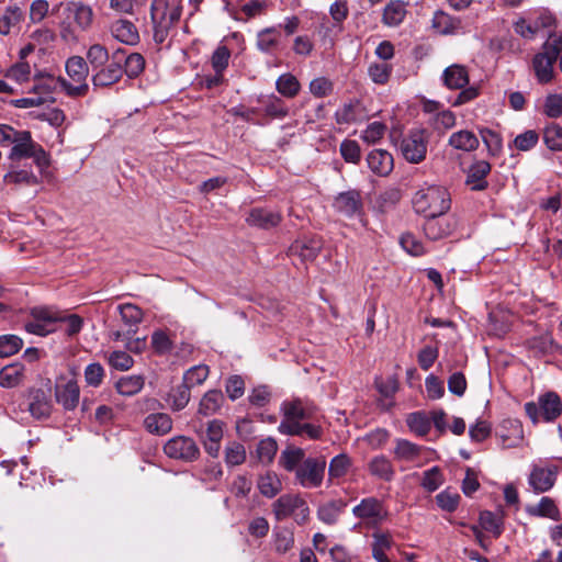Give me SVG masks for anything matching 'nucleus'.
<instances>
[{"instance_id":"nucleus-1","label":"nucleus","mask_w":562,"mask_h":562,"mask_svg":"<svg viewBox=\"0 0 562 562\" xmlns=\"http://www.w3.org/2000/svg\"><path fill=\"white\" fill-rule=\"evenodd\" d=\"M562 53V34L551 32L540 50L533 55L530 69L539 85L551 83L555 78L554 65Z\"/></svg>"},{"instance_id":"nucleus-2","label":"nucleus","mask_w":562,"mask_h":562,"mask_svg":"<svg viewBox=\"0 0 562 562\" xmlns=\"http://www.w3.org/2000/svg\"><path fill=\"white\" fill-rule=\"evenodd\" d=\"M414 211L423 215H445L451 207V199L443 187L431 184L417 190L412 198Z\"/></svg>"},{"instance_id":"nucleus-3","label":"nucleus","mask_w":562,"mask_h":562,"mask_svg":"<svg viewBox=\"0 0 562 562\" xmlns=\"http://www.w3.org/2000/svg\"><path fill=\"white\" fill-rule=\"evenodd\" d=\"M182 14L180 4L169 5L168 0H153L150 4V20L153 24V38L156 44H162L172 27L176 26Z\"/></svg>"},{"instance_id":"nucleus-4","label":"nucleus","mask_w":562,"mask_h":562,"mask_svg":"<svg viewBox=\"0 0 562 562\" xmlns=\"http://www.w3.org/2000/svg\"><path fill=\"white\" fill-rule=\"evenodd\" d=\"M8 158L11 161L32 158L34 164L41 168L49 166V157L42 145L34 142L30 131H21L16 140L13 143Z\"/></svg>"},{"instance_id":"nucleus-5","label":"nucleus","mask_w":562,"mask_h":562,"mask_svg":"<svg viewBox=\"0 0 562 562\" xmlns=\"http://www.w3.org/2000/svg\"><path fill=\"white\" fill-rule=\"evenodd\" d=\"M66 71L69 78L78 85H71L65 78L60 77L59 82L63 90L71 98L85 97L89 91L87 83L89 66L86 59L81 56L68 58L66 61Z\"/></svg>"},{"instance_id":"nucleus-6","label":"nucleus","mask_w":562,"mask_h":562,"mask_svg":"<svg viewBox=\"0 0 562 562\" xmlns=\"http://www.w3.org/2000/svg\"><path fill=\"white\" fill-rule=\"evenodd\" d=\"M525 412L533 424L540 419L547 423L554 422L562 414V401L555 392H547L538 397V402L525 404Z\"/></svg>"},{"instance_id":"nucleus-7","label":"nucleus","mask_w":562,"mask_h":562,"mask_svg":"<svg viewBox=\"0 0 562 562\" xmlns=\"http://www.w3.org/2000/svg\"><path fill=\"white\" fill-rule=\"evenodd\" d=\"M281 411L283 417L279 424V431L285 432V427L290 425H299L306 420H312L317 417L318 407L307 400L293 398L282 403Z\"/></svg>"},{"instance_id":"nucleus-8","label":"nucleus","mask_w":562,"mask_h":562,"mask_svg":"<svg viewBox=\"0 0 562 562\" xmlns=\"http://www.w3.org/2000/svg\"><path fill=\"white\" fill-rule=\"evenodd\" d=\"M272 513L278 521L291 516L299 525L304 524L310 515L306 502L296 494H283L272 504Z\"/></svg>"},{"instance_id":"nucleus-9","label":"nucleus","mask_w":562,"mask_h":562,"mask_svg":"<svg viewBox=\"0 0 562 562\" xmlns=\"http://www.w3.org/2000/svg\"><path fill=\"white\" fill-rule=\"evenodd\" d=\"M325 471V457H308L294 473L295 482L303 488H317L323 484Z\"/></svg>"},{"instance_id":"nucleus-10","label":"nucleus","mask_w":562,"mask_h":562,"mask_svg":"<svg viewBox=\"0 0 562 562\" xmlns=\"http://www.w3.org/2000/svg\"><path fill=\"white\" fill-rule=\"evenodd\" d=\"M428 133L423 128H414L406 134L400 145L405 160L411 164H419L426 158L428 147Z\"/></svg>"},{"instance_id":"nucleus-11","label":"nucleus","mask_w":562,"mask_h":562,"mask_svg":"<svg viewBox=\"0 0 562 562\" xmlns=\"http://www.w3.org/2000/svg\"><path fill=\"white\" fill-rule=\"evenodd\" d=\"M165 454L175 460L193 462L200 457V448L196 442L187 436H176L164 446Z\"/></svg>"},{"instance_id":"nucleus-12","label":"nucleus","mask_w":562,"mask_h":562,"mask_svg":"<svg viewBox=\"0 0 562 562\" xmlns=\"http://www.w3.org/2000/svg\"><path fill=\"white\" fill-rule=\"evenodd\" d=\"M123 76L122 48L114 50L111 59L99 67L92 76L94 87H110L121 80Z\"/></svg>"},{"instance_id":"nucleus-13","label":"nucleus","mask_w":562,"mask_h":562,"mask_svg":"<svg viewBox=\"0 0 562 562\" xmlns=\"http://www.w3.org/2000/svg\"><path fill=\"white\" fill-rule=\"evenodd\" d=\"M32 319L24 324V328L27 333L46 336L55 330L54 325L58 321V312L49 307H34L31 311Z\"/></svg>"},{"instance_id":"nucleus-14","label":"nucleus","mask_w":562,"mask_h":562,"mask_svg":"<svg viewBox=\"0 0 562 562\" xmlns=\"http://www.w3.org/2000/svg\"><path fill=\"white\" fill-rule=\"evenodd\" d=\"M423 225L426 237L430 240H438L450 236L457 228V220L453 216L435 215L425 217Z\"/></svg>"},{"instance_id":"nucleus-15","label":"nucleus","mask_w":562,"mask_h":562,"mask_svg":"<svg viewBox=\"0 0 562 562\" xmlns=\"http://www.w3.org/2000/svg\"><path fill=\"white\" fill-rule=\"evenodd\" d=\"M80 389L76 380L59 378L55 384V398L66 411H74L79 403Z\"/></svg>"},{"instance_id":"nucleus-16","label":"nucleus","mask_w":562,"mask_h":562,"mask_svg":"<svg viewBox=\"0 0 562 562\" xmlns=\"http://www.w3.org/2000/svg\"><path fill=\"white\" fill-rule=\"evenodd\" d=\"M27 411L36 419L49 417L53 408L50 390L31 389L26 395Z\"/></svg>"},{"instance_id":"nucleus-17","label":"nucleus","mask_w":562,"mask_h":562,"mask_svg":"<svg viewBox=\"0 0 562 562\" xmlns=\"http://www.w3.org/2000/svg\"><path fill=\"white\" fill-rule=\"evenodd\" d=\"M355 517L378 525L384 520L386 512L383 503L376 497H366L352 508Z\"/></svg>"},{"instance_id":"nucleus-18","label":"nucleus","mask_w":562,"mask_h":562,"mask_svg":"<svg viewBox=\"0 0 562 562\" xmlns=\"http://www.w3.org/2000/svg\"><path fill=\"white\" fill-rule=\"evenodd\" d=\"M68 19H72L77 29L86 32L91 29L94 20L93 9L81 1H69L65 5Z\"/></svg>"},{"instance_id":"nucleus-19","label":"nucleus","mask_w":562,"mask_h":562,"mask_svg":"<svg viewBox=\"0 0 562 562\" xmlns=\"http://www.w3.org/2000/svg\"><path fill=\"white\" fill-rule=\"evenodd\" d=\"M333 205L339 214L346 217H353L362 212V199L356 190L339 193Z\"/></svg>"},{"instance_id":"nucleus-20","label":"nucleus","mask_w":562,"mask_h":562,"mask_svg":"<svg viewBox=\"0 0 562 562\" xmlns=\"http://www.w3.org/2000/svg\"><path fill=\"white\" fill-rule=\"evenodd\" d=\"M558 467H535L529 475V484L536 493L551 490L555 483Z\"/></svg>"},{"instance_id":"nucleus-21","label":"nucleus","mask_w":562,"mask_h":562,"mask_svg":"<svg viewBox=\"0 0 562 562\" xmlns=\"http://www.w3.org/2000/svg\"><path fill=\"white\" fill-rule=\"evenodd\" d=\"M282 221V215L278 211L266 207H254L246 217V223L262 229L277 227Z\"/></svg>"},{"instance_id":"nucleus-22","label":"nucleus","mask_w":562,"mask_h":562,"mask_svg":"<svg viewBox=\"0 0 562 562\" xmlns=\"http://www.w3.org/2000/svg\"><path fill=\"white\" fill-rule=\"evenodd\" d=\"M491 164L486 160L473 161L467 172L465 183L473 191H482L488 187L486 177L491 172Z\"/></svg>"},{"instance_id":"nucleus-23","label":"nucleus","mask_w":562,"mask_h":562,"mask_svg":"<svg viewBox=\"0 0 562 562\" xmlns=\"http://www.w3.org/2000/svg\"><path fill=\"white\" fill-rule=\"evenodd\" d=\"M425 448L411 442L406 439H396L394 447V458L397 461L412 462L416 467H422V456L425 452Z\"/></svg>"},{"instance_id":"nucleus-24","label":"nucleus","mask_w":562,"mask_h":562,"mask_svg":"<svg viewBox=\"0 0 562 562\" xmlns=\"http://www.w3.org/2000/svg\"><path fill=\"white\" fill-rule=\"evenodd\" d=\"M369 169L380 176L385 177L391 173L394 168L392 155L384 149H373L367 156Z\"/></svg>"},{"instance_id":"nucleus-25","label":"nucleus","mask_w":562,"mask_h":562,"mask_svg":"<svg viewBox=\"0 0 562 562\" xmlns=\"http://www.w3.org/2000/svg\"><path fill=\"white\" fill-rule=\"evenodd\" d=\"M59 80L60 77L40 71L34 76V85L31 92L38 97H46V102H54L55 99L52 94L56 91L57 87L60 86Z\"/></svg>"},{"instance_id":"nucleus-26","label":"nucleus","mask_w":562,"mask_h":562,"mask_svg":"<svg viewBox=\"0 0 562 562\" xmlns=\"http://www.w3.org/2000/svg\"><path fill=\"white\" fill-rule=\"evenodd\" d=\"M123 325L126 327V334L134 336L139 324L143 322L144 312L140 307L132 303H124L117 306Z\"/></svg>"},{"instance_id":"nucleus-27","label":"nucleus","mask_w":562,"mask_h":562,"mask_svg":"<svg viewBox=\"0 0 562 562\" xmlns=\"http://www.w3.org/2000/svg\"><path fill=\"white\" fill-rule=\"evenodd\" d=\"M469 81V71L463 65H450L442 72V82L450 90L463 89Z\"/></svg>"},{"instance_id":"nucleus-28","label":"nucleus","mask_w":562,"mask_h":562,"mask_svg":"<svg viewBox=\"0 0 562 562\" xmlns=\"http://www.w3.org/2000/svg\"><path fill=\"white\" fill-rule=\"evenodd\" d=\"M431 26L442 35H453L462 30V20L438 10L434 13Z\"/></svg>"},{"instance_id":"nucleus-29","label":"nucleus","mask_w":562,"mask_h":562,"mask_svg":"<svg viewBox=\"0 0 562 562\" xmlns=\"http://www.w3.org/2000/svg\"><path fill=\"white\" fill-rule=\"evenodd\" d=\"M110 31L114 38L126 45H136L139 42L137 27L128 20L120 19L113 22Z\"/></svg>"},{"instance_id":"nucleus-30","label":"nucleus","mask_w":562,"mask_h":562,"mask_svg":"<svg viewBox=\"0 0 562 562\" xmlns=\"http://www.w3.org/2000/svg\"><path fill=\"white\" fill-rule=\"evenodd\" d=\"M527 345L528 348L538 356L562 352V346L553 339L550 333H544L528 339Z\"/></svg>"},{"instance_id":"nucleus-31","label":"nucleus","mask_w":562,"mask_h":562,"mask_svg":"<svg viewBox=\"0 0 562 562\" xmlns=\"http://www.w3.org/2000/svg\"><path fill=\"white\" fill-rule=\"evenodd\" d=\"M364 117V108L359 100L345 103L335 113V120L338 124L357 123Z\"/></svg>"},{"instance_id":"nucleus-32","label":"nucleus","mask_w":562,"mask_h":562,"mask_svg":"<svg viewBox=\"0 0 562 562\" xmlns=\"http://www.w3.org/2000/svg\"><path fill=\"white\" fill-rule=\"evenodd\" d=\"M224 402L222 391L210 390L201 397L196 414L204 417L212 416L221 409Z\"/></svg>"},{"instance_id":"nucleus-33","label":"nucleus","mask_w":562,"mask_h":562,"mask_svg":"<svg viewBox=\"0 0 562 562\" xmlns=\"http://www.w3.org/2000/svg\"><path fill=\"white\" fill-rule=\"evenodd\" d=\"M259 102L262 104L265 115L269 119L282 120L289 115L286 103L273 93L259 98Z\"/></svg>"},{"instance_id":"nucleus-34","label":"nucleus","mask_w":562,"mask_h":562,"mask_svg":"<svg viewBox=\"0 0 562 562\" xmlns=\"http://www.w3.org/2000/svg\"><path fill=\"white\" fill-rule=\"evenodd\" d=\"M145 429L156 436H164L171 431L172 419L166 413H151L144 419Z\"/></svg>"},{"instance_id":"nucleus-35","label":"nucleus","mask_w":562,"mask_h":562,"mask_svg":"<svg viewBox=\"0 0 562 562\" xmlns=\"http://www.w3.org/2000/svg\"><path fill=\"white\" fill-rule=\"evenodd\" d=\"M407 2L403 0L390 1L382 14V23L386 26H398L407 14Z\"/></svg>"},{"instance_id":"nucleus-36","label":"nucleus","mask_w":562,"mask_h":562,"mask_svg":"<svg viewBox=\"0 0 562 562\" xmlns=\"http://www.w3.org/2000/svg\"><path fill=\"white\" fill-rule=\"evenodd\" d=\"M304 460H306L304 449L295 446H288L280 453L279 465L286 472L295 473Z\"/></svg>"},{"instance_id":"nucleus-37","label":"nucleus","mask_w":562,"mask_h":562,"mask_svg":"<svg viewBox=\"0 0 562 562\" xmlns=\"http://www.w3.org/2000/svg\"><path fill=\"white\" fill-rule=\"evenodd\" d=\"M24 13L18 5H9L0 15V34L8 35L19 31Z\"/></svg>"},{"instance_id":"nucleus-38","label":"nucleus","mask_w":562,"mask_h":562,"mask_svg":"<svg viewBox=\"0 0 562 562\" xmlns=\"http://www.w3.org/2000/svg\"><path fill=\"white\" fill-rule=\"evenodd\" d=\"M547 18H538L536 20H527L519 18L514 22L513 27L516 34L525 40H533L538 33L547 26Z\"/></svg>"},{"instance_id":"nucleus-39","label":"nucleus","mask_w":562,"mask_h":562,"mask_svg":"<svg viewBox=\"0 0 562 562\" xmlns=\"http://www.w3.org/2000/svg\"><path fill=\"white\" fill-rule=\"evenodd\" d=\"M257 487L262 496L272 498L282 491V482L276 472L266 471L258 476Z\"/></svg>"},{"instance_id":"nucleus-40","label":"nucleus","mask_w":562,"mask_h":562,"mask_svg":"<svg viewBox=\"0 0 562 562\" xmlns=\"http://www.w3.org/2000/svg\"><path fill=\"white\" fill-rule=\"evenodd\" d=\"M368 470L372 476L385 482L392 481L395 475L391 460L383 454L372 458L368 463Z\"/></svg>"},{"instance_id":"nucleus-41","label":"nucleus","mask_w":562,"mask_h":562,"mask_svg":"<svg viewBox=\"0 0 562 562\" xmlns=\"http://www.w3.org/2000/svg\"><path fill=\"white\" fill-rule=\"evenodd\" d=\"M448 144L457 150L473 151L479 148L477 136L468 130H461L450 135Z\"/></svg>"},{"instance_id":"nucleus-42","label":"nucleus","mask_w":562,"mask_h":562,"mask_svg":"<svg viewBox=\"0 0 562 562\" xmlns=\"http://www.w3.org/2000/svg\"><path fill=\"white\" fill-rule=\"evenodd\" d=\"M322 244L318 239L296 240L290 247L292 255H297L302 261H313L319 254Z\"/></svg>"},{"instance_id":"nucleus-43","label":"nucleus","mask_w":562,"mask_h":562,"mask_svg":"<svg viewBox=\"0 0 562 562\" xmlns=\"http://www.w3.org/2000/svg\"><path fill=\"white\" fill-rule=\"evenodd\" d=\"M526 512L535 517H547L555 521L561 519V514L555 502L548 496L542 497L537 505L527 506Z\"/></svg>"},{"instance_id":"nucleus-44","label":"nucleus","mask_w":562,"mask_h":562,"mask_svg":"<svg viewBox=\"0 0 562 562\" xmlns=\"http://www.w3.org/2000/svg\"><path fill=\"white\" fill-rule=\"evenodd\" d=\"M480 527L493 535L495 539L499 538L504 531V521L501 514L491 510H483L479 516Z\"/></svg>"},{"instance_id":"nucleus-45","label":"nucleus","mask_w":562,"mask_h":562,"mask_svg":"<svg viewBox=\"0 0 562 562\" xmlns=\"http://www.w3.org/2000/svg\"><path fill=\"white\" fill-rule=\"evenodd\" d=\"M284 427H285V432H283L282 435L299 436V437L307 438L310 440L321 439L323 436V432H324L322 426L313 424V423H308V422H304L299 425L284 426Z\"/></svg>"},{"instance_id":"nucleus-46","label":"nucleus","mask_w":562,"mask_h":562,"mask_svg":"<svg viewBox=\"0 0 562 562\" xmlns=\"http://www.w3.org/2000/svg\"><path fill=\"white\" fill-rule=\"evenodd\" d=\"M122 67L123 74L130 78H136L145 68V58L138 53L127 55L126 50L122 48Z\"/></svg>"},{"instance_id":"nucleus-47","label":"nucleus","mask_w":562,"mask_h":562,"mask_svg":"<svg viewBox=\"0 0 562 562\" xmlns=\"http://www.w3.org/2000/svg\"><path fill=\"white\" fill-rule=\"evenodd\" d=\"M145 379L140 374L122 376L116 383V391L124 396H133L142 391Z\"/></svg>"},{"instance_id":"nucleus-48","label":"nucleus","mask_w":562,"mask_h":562,"mask_svg":"<svg viewBox=\"0 0 562 562\" xmlns=\"http://www.w3.org/2000/svg\"><path fill=\"white\" fill-rule=\"evenodd\" d=\"M276 89L282 97L293 99L300 93L301 83L294 75L286 72L277 79Z\"/></svg>"},{"instance_id":"nucleus-49","label":"nucleus","mask_w":562,"mask_h":562,"mask_svg":"<svg viewBox=\"0 0 562 562\" xmlns=\"http://www.w3.org/2000/svg\"><path fill=\"white\" fill-rule=\"evenodd\" d=\"M24 368L20 363L7 366L0 370V385L14 387L23 380Z\"/></svg>"},{"instance_id":"nucleus-50","label":"nucleus","mask_w":562,"mask_h":562,"mask_svg":"<svg viewBox=\"0 0 562 562\" xmlns=\"http://www.w3.org/2000/svg\"><path fill=\"white\" fill-rule=\"evenodd\" d=\"M352 465L351 458L346 453L335 456L328 465V479L334 481L345 476Z\"/></svg>"},{"instance_id":"nucleus-51","label":"nucleus","mask_w":562,"mask_h":562,"mask_svg":"<svg viewBox=\"0 0 562 562\" xmlns=\"http://www.w3.org/2000/svg\"><path fill=\"white\" fill-rule=\"evenodd\" d=\"M543 142L552 151H562V126L550 123L543 128Z\"/></svg>"},{"instance_id":"nucleus-52","label":"nucleus","mask_w":562,"mask_h":562,"mask_svg":"<svg viewBox=\"0 0 562 562\" xmlns=\"http://www.w3.org/2000/svg\"><path fill=\"white\" fill-rule=\"evenodd\" d=\"M344 507L345 503L341 501H331L318 508L317 516L323 522L327 525H334L337 521Z\"/></svg>"},{"instance_id":"nucleus-53","label":"nucleus","mask_w":562,"mask_h":562,"mask_svg":"<svg viewBox=\"0 0 562 562\" xmlns=\"http://www.w3.org/2000/svg\"><path fill=\"white\" fill-rule=\"evenodd\" d=\"M191 398V387L182 381V383L173 387L169 394L171 407L175 411L183 409Z\"/></svg>"},{"instance_id":"nucleus-54","label":"nucleus","mask_w":562,"mask_h":562,"mask_svg":"<svg viewBox=\"0 0 562 562\" xmlns=\"http://www.w3.org/2000/svg\"><path fill=\"white\" fill-rule=\"evenodd\" d=\"M479 134L491 156H497L502 151L503 139L497 132L487 127H481L479 128Z\"/></svg>"},{"instance_id":"nucleus-55","label":"nucleus","mask_w":562,"mask_h":562,"mask_svg":"<svg viewBox=\"0 0 562 562\" xmlns=\"http://www.w3.org/2000/svg\"><path fill=\"white\" fill-rule=\"evenodd\" d=\"M274 550L284 554L294 546V533L288 528H279L273 531Z\"/></svg>"},{"instance_id":"nucleus-56","label":"nucleus","mask_w":562,"mask_h":562,"mask_svg":"<svg viewBox=\"0 0 562 562\" xmlns=\"http://www.w3.org/2000/svg\"><path fill=\"white\" fill-rule=\"evenodd\" d=\"M111 56L109 55L105 46L101 44H93L87 50V64H89L93 70H97L99 67L104 66Z\"/></svg>"},{"instance_id":"nucleus-57","label":"nucleus","mask_w":562,"mask_h":562,"mask_svg":"<svg viewBox=\"0 0 562 562\" xmlns=\"http://www.w3.org/2000/svg\"><path fill=\"white\" fill-rule=\"evenodd\" d=\"M5 184H36V176L27 169H11L3 176Z\"/></svg>"},{"instance_id":"nucleus-58","label":"nucleus","mask_w":562,"mask_h":562,"mask_svg":"<svg viewBox=\"0 0 562 562\" xmlns=\"http://www.w3.org/2000/svg\"><path fill=\"white\" fill-rule=\"evenodd\" d=\"M225 462L228 467L240 465L246 460V449L243 443L232 441L225 447Z\"/></svg>"},{"instance_id":"nucleus-59","label":"nucleus","mask_w":562,"mask_h":562,"mask_svg":"<svg viewBox=\"0 0 562 562\" xmlns=\"http://www.w3.org/2000/svg\"><path fill=\"white\" fill-rule=\"evenodd\" d=\"M280 34L276 29H266L257 35V47L263 53H272L278 45Z\"/></svg>"},{"instance_id":"nucleus-60","label":"nucleus","mask_w":562,"mask_h":562,"mask_svg":"<svg viewBox=\"0 0 562 562\" xmlns=\"http://www.w3.org/2000/svg\"><path fill=\"white\" fill-rule=\"evenodd\" d=\"M442 483L443 475L439 467H432L423 473L420 485L427 492L432 493L437 491Z\"/></svg>"},{"instance_id":"nucleus-61","label":"nucleus","mask_w":562,"mask_h":562,"mask_svg":"<svg viewBox=\"0 0 562 562\" xmlns=\"http://www.w3.org/2000/svg\"><path fill=\"white\" fill-rule=\"evenodd\" d=\"M209 374L210 369L207 366L198 364L184 372L183 382L192 389L194 386L201 385L207 379Z\"/></svg>"},{"instance_id":"nucleus-62","label":"nucleus","mask_w":562,"mask_h":562,"mask_svg":"<svg viewBox=\"0 0 562 562\" xmlns=\"http://www.w3.org/2000/svg\"><path fill=\"white\" fill-rule=\"evenodd\" d=\"M392 66L386 63H372L368 68L370 79L376 85H385L392 74Z\"/></svg>"},{"instance_id":"nucleus-63","label":"nucleus","mask_w":562,"mask_h":562,"mask_svg":"<svg viewBox=\"0 0 562 562\" xmlns=\"http://www.w3.org/2000/svg\"><path fill=\"white\" fill-rule=\"evenodd\" d=\"M108 362L115 370L127 371L133 367L134 359L126 351L114 350L109 353Z\"/></svg>"},{"instance_id":"nucleus-64","label":"nucleus","mask_w":562,"mask_h":562,"mask_svg":"<svg viewBox=\"0 0 562 562\" xmlns=\"http://www.w3.org/2000/svg\"><path fill=\"white\" fill-rule=\"evenodd\" d=\"M543 113L550 119H558L562 115L561 93H551L546 97Z\"/></svg>"}]
</instances>
